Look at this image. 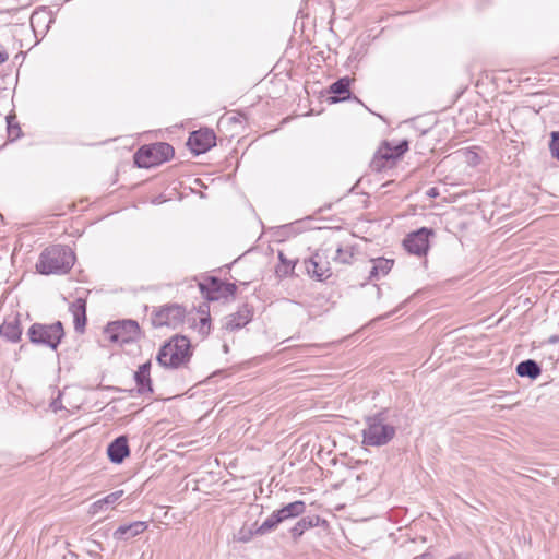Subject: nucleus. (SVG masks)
<instances>
[{
    "mask_svg": "<svg viewBox=\"0 0 559 559\" xmlns=\"http://www.w3.org/2000/svg\"><path fill=\"white\" fill-rule=\"evenodd\" d=\"M75 263V254L68 246L55 245L39 255L36 270L44 275L67 274Z\"/></svg>",
    "mask_w": 559,
    "mask_h": 559,
    "instance_id": "obj_1",
    "label": "nucleus"
},
{
    "mask_svg": "<svg viewBox=\"0 0 559 559\" xmlns=\"http://www.w3.org/2000/svg\"><path fill=\"white\" fill-rule=\"evenodd\" d=\"M190 340L180 334L171 336L158 350L157 362L169 369L187 367L192 357Z\"/></svg>",
    "mask_w": 559,
    "mask_h": 559,
    "instance_id": "obj_2",
    "label": "nucleus"
},
{
    "mask_svg": "<svg viewBox=\"0 0 559 559\" xmlns=\"http://www.w3.org/2000/svg\"><path fill=\"white\" fill-rule=\"evenodd\" d=\"M409 150L407 140H384L373 154L370 162L372 171L382 173L393 169Z\"/></svg>",
    "mask_w": 559,
    "mask_h": 559,
    "instance_id": "obj_3",
    "label": "nucleus"
},
{
    "mask_svg": "<svg viewBox=\"0 0 559 559\" xmlns=\"http://www.w3.org/2000/svg\"><path fill=\"white\" fill-rule=\"evenodd\" d=\"M395 427L386 423V411L366 417L362 442L370 447L388 444L395 436Z\"/></svg>",
    "mask_w": 559,
    "mask_h": 559,
    "instance_id": "obj_4",
    "label": "nucleus"
},
{
    "mask_svg": "<svg viewBox=\"0 0 559 559\" xmlns=\"http://www.w3.org/2000/svg\"><path fill=\"white\" fill-rule=\"evenodd\" d=\"M175 154L174 147L166 142L144 144L133 155L134 165L139 168L151 169L169 160Z\"/></svg>",
    "mask_w": 559,
    "mask_h": 559,
    "instance_id": "obj_5",
    "label": "nucleus"
},
{
    "mask_svg": "<svg viewBox=\"0 0 559 559\" xmlns=\"http://www.w3.org/2000/svg\"><path fill=\"white\" fill-rule=\"evenodd\" d=\"M26 334L32 344L57 350L66 332L61 321L50 324L35 322L28 328Z\"/></svg>",
    "mask_w": 559,
    "mask_h": 559,
    "instance_id": "obj_6",
    "label": "nucleus"
},
{
    "mask_svg": "<svg viewBox=\"0 0 559 559\" xmlns=\"http://www.w3.org/2000/svg\"><path fill=\"white\" fill-rule=\"evenodd\" d=\"M140 334L139 323L131 319L109 322L104 329V335L109 342L121 345L135 342Z\"/></svg>",
    "mask_w": 559,
    "mask_h": 559,
    "instance_id": "obj_7",
    "label": "nucleus"
},
{
    "mask_svg": "<svg viewBox=\"0 0 559 559\" xmlns=\"http://www.w3.org/2000/svg\"><path fill=\"white\" fill-rule=\"evenodd\" d=\"M306 503L302 500H296L273 511L272 514L259 526L258 532L260 533V536L276 530L277 526L285 521L302 515L306 512Z\"/></svg>",
    "mask_w": 559,
    "mask_h": 559,
    "instance_id": "obj_8",
    "label": "nucleus"
},
{
    "mask_svg": "<svg viewBox=\"0 0 559 559\" xmlns=\"http://www.w3.org/2000/svg\"><path fill=\"white\" fill-rule=\"evenodd\" d=\"M186 309L178 304H168L155 308L151 313V323L154 328L177 329L185 322Z\"/></svg>",
    "mask_w": 559,
    "mask_h": 559,
    "instance_id": "obj_9",
    "label": "nucleus"
},
{
    "mask_svg": "<svg viewBox=\"0 0 559 559\" xmlns=\"http://www.w3.org/2000/svg\"><path fill=\"white\" fill-rule=\"evenodd\" d=\"M332 249V245L325 242L311 255L310 259L305 261L307 273L311 277L318 281H324L331 277L332 270L328 258L330 257Z\"/></svg>",
    "mask_w": 559,
    "mask_h": 559,
    "instance_id": "obj_10",
    "label": "nucleus"
},
{
    "mask_svg": "<svg viewBox=\"0 0 559 559\" xmlns=\"http://www.w3.org/2000/svg\"><path fill=\"white\" fill-rule=\"evenodd\" d=\"M201 294L210 301L228 299L234 297L237 292L235 283L223 282L218 277L210 276L204 282L199 283Z\"/></svg>",
    "mask_w": 559,
    "mask_h": 559,
    "instance_id": "obj_11",
    "label": "nucleus"
},
{
    "mask_svg": "<svg viewBox=\"0 0 559 559\" xmlns=\"http://www.w3.org/2000/svg\"><path fill=\"white\" fill-rule=\"evenodd\" d=\"M435 233L431 228L421 227L408 234L403 240L405 250L418 257L426 255L429 249V237Z\"/></svg>",
    "mask_w": 559,
    "mask_h": 559,
    "instance_id": "obj_12",
    "label": "nucleus"
},
{
    "mask_svg": "<svg viewBox=\"0 0 559 559\" xmlns=\"http://www.w3.org/2000/svg\"><path fill=\"white\" fill-rule=\"evenodd\" d=\"M216 144V135L213 130L204 128L190 133L187 145L194 155L207 152Z\"/></svg>",
    "mask_w": 559,
    "mask_h": 559,
    "instance_id": "obj_13",
    "label": "nucleus"
},
{
    "mask_svg": "<svg viewBox=\"0 0 559 559\" xmlns=\"http://www.w3.org/2000/svg\"><path fill=\"white\" fill-rule=\"evenodd\" d=\"M253 318V307L247 302L242 304L238 310L224 318L223 329L235 332L246 326Z\"/></svg>",
    "mask_w": 559,
    "mask_h": 559,
    "instance_id": "obj_14",
    "label": "nucleus"
},
{
    "mask_svg": "<svg viewBox=\"0 0 559 559\" xmlns=\"http://www.w3.org/2000/svg\"><path fill=\"white\" fill-rule=\"evenodd\" d=\"M350 82L352 80L348 76H343L332 83L328 90V93L332 94V96L328 98V102L330 104H336L340 102L354 99L358 103H361L357 96L352 95Z\"/></svg>",
    "mask_w": 559,
    "mask_h": 559,
    "instance_id": "obj_15",
    "label": "nucleus"
},
{
    "mask_svg": "<svg viewBox=\"0 0 559 559\" xmlns=\"http://www.w3.org/2000/svg\"><path fill=\"white\" fill-rule=\"evenodd\" d=\"M151 360L139 366L134 372V381L136 384V393L140 395L153 394V384L151 378Z\"/></svg>",
    "mask_w": 559,
    "mask_h": 559,
    "instance_id": "obj_16",
    "label": "nucleus"
},
{
    "mask_svg": "<svg viewBox=\"0 0 559 559\" xmlns=\"http://www.w3.org/2000/svg\"><path fill=\"white\" fill-rule=\"evenodd\" d=\"M107 455L110 462L121 464L130 455L127 436H119L107 447Z\"/></svg>",
    "mask_w": 559,
    "mask_h": 559,
    "instance_id": "obj_17",
    "label": "nucleus"
},
{
    "mask_svg": "<svg viewBox=\"0 0 559 559\" xmlns=\"http://www.w3.org/2000/svg\"><path fill=\"white\" fill-rule=\"evenodd\" d=\"M0 336L11 343H17L21 340L22 328L19 313L4 319L0 324Z\"/></svg>",
    "mask_w": 559,
    "mask_h": 559,
    "instance_id": "obj_18",
    "label": "nucleus"
},
{
    "mask_svg": "<svg viewBox=\"0 0 559 559\" xmlns=\"http://www.w3.org/2000/svg\"><path fill=\"white\" fill-rule=\"evenodd\" d=\"M321 524H326V520L321 519L317 514L306 515L299 519L293 527H290L289 533L295 543L299 540V538L305 534L306 531L317 527Z\"/></svg>",
    "mask_w": 559,
    "mask_h": 559,
    "instance_id": "obj_19",
    "label": "nucleus"
},
{
    "mask_svg": "<svg viewBox=\"0 0 559 559\" xmlns=\"http://www.w3.org/2000/svg\"><path fill=\"white\" fill-rule=\"evenodd\" d=\"M69 311L73 316L74 330L78 333H84L85 325L87 322L86 299L81 297L76 298L74 301L70 304Z\"/></svg>",
    "mask_w": 559,
    "mask_h": 559,
    "instance_id": "obj_20",
    "label": "nucleus"
},
{
    "mask_svg": "<svg viewBox=\"0 0 559 559\" xmlns=\"http://www.w3.org/2000/svg\"><path fill=\"white\" fill-rule=\"evenodd\" d=\"M148 527L146 522L143 521H135L130 524L120 525L115 532H114V538L117 540H128L130 538H133L144 531H146Z\"/></svg>",
    "mask_w": 559,
    "mask_h": 559,
    "instance_id": "obj_21",
    "label": "nucleus"
},
{
    "mask_svg": "<svg viewBox=\"0 0 559 559\" xmlns=\"http://www.w3.org/2000/svg\"><path fill=\"white\" fill-rule=\"evenodd\" d=\"M542 373V367L533 359H526L518 364L516 374L519 377H526L531 380L537 379Z\"/></svg>",
    "mask_w": 559,
    "mask_h": 559,
    "instance_id": "obj_22",
    "label": "nucleus"
},
{
    "mask_svg": "<svg viewBox=\"0 0 559 559\" xmlns=\"http://www.w3.org/2000/svg\"><path fill=\"white\" fill-rule=\"evenodd\" d=\"M334 251V255H332V260L336 263L349 265L353 263L354 260V247L346 246L343 247L341 243H337L336 246H332Z\"/></svg>",
    "mask_w": 559,
    "mask_h": 559,
    "instance_id": "obj_23",
    "label": "nucleus"
},
{
    "mask_svg": "<svg viewBox=\"0 0 559 559\" xmlns=\"http://www.w3.org/2000/svg\"><path fill=\"white\" fill-rule=\"evenodd\" d=\"M450 158L453 160H461L472 167L477 166L481 160L480 155L476 151L471 150V148L460 150V151L455 152L453 157H451V156L447 157V159H450Z\"/></svg>",
    "mask_w": 559,
    "mask_h": 559,
    "instance_id": "obj_24",
    "label": "nucleus"
},
{
    "mask_svg": "<svg viewBox=\"0 0 559 559\" xmlns=\"http://www.w3.org/2000/svg\"><path fill=\"white\" fill-rule=\"evenodd\" d=\"M372 262L373 266L371 267V271L369 273L370 280L377 278L380 274L386 275L394 264L393 260H389L385 258H378L376 260H372Z\"/></svg>",
    "mask_w": 559,
    "mask_h": 559,
    "instance_id": "obj_25",
    "label": "nucleus"
},
{
    "mask_svg": "<svg viewBox=\"0 0 559 559\" xmlns=\"http://www.w3.org/2000/svg\"><path fill=\"white\" fill-rule=\"evenodd\" d=\"M123 495V490H117V491H114L109 495H107L106 497L95 501L92 506H91V509H90V512L92 514H96L97 512H99L100 510H103V508L105 506H108V504H112L115 503L116 501H118Z\"/></svg>",
    "mask_w": 559,
    "mask_h": 559,
    "instance_id": "obj_26",
    "label": "nucleus"
},
{
    "mask_svg": "<svg viewBox=\"0 0 559 559\" xmlns=\"http://www.w3.org/2000/svg\"><path fill=\"white\" fill-rule=\"evenodd\" d=\"M259 526L257 522L249 527L245 525L235 534L234 538L239 543H248L254 535H260Z\"/></svg>",
    "mask_w": 559,
    "mask_h": 559,
    "instance_id": "obj_27",
    "label": "nucleus"
},
{
    "mask_svg": "<svg viewBox=\"0 0 559 559\" xmlns=\"http://www.w3.org/2000/svg\"><path fill=\"white\" fill-rule=\"evenodd\" d=\"M7 132L10 141H15L22 135L21 127L15 115L7 116Z\"/></svg>",
    "mask_w": 559,
    "mask_h": 559,
    "instance_id": "obj_28",
    "label": "nucleus"
},
{
    "mask_svg": "<svg viewBox=\"0 0 559 559\" xmlns=\"http://www.w3.org/2000/svg\"><path fill=\"white\" fill-rule=\"evenodd\" d=\"M278 258L282 262V265H280L277 269H276V273L281 276H286L288 275L289 273H292L294 271V267L295 265L290 263V261H288L284 253L283 252H280L278 253Z\"/></svg>",
    "mask_w": 559,
    "mask_h": 559,
    "instance_id": "obj_29",
    "label": "nucleus"
},
{
    "mask_svg": "<svg viewBox=\"0 0 559 559\" xmlns=\"http://www.w3.org/2000/svg\"><path fill=\"white\" fill-rule=\"evenodd\" d=\"M549 150L551 156L559 160V130L550 133Z\"/></svg>",
    "mask_w": 559,
    "mask_h": 559,
    "instance_id": "obj_30",
    "label": "nucleus"
},
{
    "mask_svg": "<svg viewBox=\"0 0 559 559\" xmlns=\"http://www.w3.org/2000/svg\"><path fill=\"white\" fill-rule=\"evenodd\" d=\"M211 328V318L210 316L200 319V333L203 335H207L210 333Z\"/></svg>",
    "mask_w": 559,
    "mask_h": 559,
    "instance_id": "obj_31",
    "label": "nucleus"
},
{
    "mask_svg": "<svg viewBox=\"0 0 559 559\" xmlns=\"http://www.w3.org/2000/svg\"><path fill=\"white\" fill-rule=\"evenodd\" d=\"M413 559H435L433 548L428 547L423 554L415 556Z\"/></svg>",
    "mask_w": 559,
    "mask_h": 559,
    "instance_id": "obj_32",
    "label": "nucleus"
},
{
    "mask_svg": "<svg viewBox=\"0 0 559 559\" xmlns=\"http://www.w3.org/2000/svg\"><path fill=\"white\" fill-rule=\"evenodd\" d=\"M426 194L429 197V198H437L441 194V191H440V188L438 187H432L430 189H428L426 191Z\"/></svg>",
    "mask_w": 559,
    "mask_h": 559,
    "instance_id": "obj_33",
    "label": "nucleus"
},
{
    "mask_svg": "<svg viewBox=\"0 0 559 559\" xmlns=\"http://www.w3.org/2000/svg\"><path fill=\"white\" fill-rule=\"evenodd\" d=\"M9 59V53L3 46L0 45V64L4 63Z\"/></svg>",
    "mask_w": 559,
    "mask_h": 559,
    "instance_id": "obj_34",
    "label": "nucleus"
},
{
    "mask_svg": "<svg viewBox=\"0 0 559 559\" xmlns=\"http://www.w3.org/2000/svg\"><path fill=\"white\" fill-rule=\"evenodd\" d=\"M226 162L228 163L229 166L235 165V168L231 170V173H235L238 169L239 162L236 156L227 158Z\"/></svg>",
    "mask_w": 559,
    "mask_h": 559,
    "instance_id": "obj_35",
    "label": "nucleus"
},
{
    "mask_svg": "<svg viewBox=\"0 0 559 559\" xmlns=\"http://www.w3.org/2000/svg\"><path fill=\"white\" fill-rule=\"evenodd\" d=\"M447 559H469V555L463 554V552H459V554H455V555H452V556L448 557Z\"/></svg>",
    "mask_w": 559,
    "mask_h": 559,
    "instance_id": "obj_36",
    "label": "nucleus"
},
{
    "mask_svg": "<svg viewBox=\"0 0 559 559\" xmlns=\"http://www.w3.org/2000/svg\"><path fill=\"white\" fill-rule=\"evenodd\" d=\"M361 179L358 180L347 192H355V193H358V188H359V183H360Z\"/></svg>",
    "mask_w": 559,
    "mask_h": 559,
    "instance_id": "obj_37",
    "label": "nucleus"
},
{
    "mask_svg": "<svg viewBox=\"0 0 559 559\" xmlns=\"http://www.w3.org/2000/svg\"><path fill=\"white\" fill-rule=\"evenodd\" d=\"M194 185L202 188L204 185L202 183L201 179L199 177H195L193 180Z\"/></svg>",
    "mask_w": 559,
    "mask_h": 559,
    "instance_id": "obj_38",
    "label": "nucleus"
},
{
    "mask_svg": "<svg viewBox=\"0 0 559 559\" xmlns=\"http://www.w3.org/2000/svg\"><path fill=\"white\" fill-rule=\"evenodd\" d=\"M331 209V204H326L318 210L319 213L323 212L324 210Z\"/></svg>",
    "mask_w": 559,
    "mask_h": 559,
    "instance_id": "obj_39",
    "label": "nucleus"
},
{
    "mask_svg": "<svg viewBox=\"0 0 559 559\" xmlns=\"http://www.w3.org/2000/svg\"><path fill=\"white\" fill-rule=\"evenodd\" d=\"M559 340V336H551L550 343H556Z\"/></svg>",
    "mask_w": 559,
    "mask_h": 559,
    "instance_id": "obj_40",
    "label": "nucleus"
},
{
    "mask_svg": "<svg viewBox=\"0 0 559 559\" xmlns=\"http://www.w3.org/2000/svg\"><path fill=\"white\" fill-rule=\"evenodd\" d=\"M344 195H345V193H344V194H342V195L336 197V198H335V201H340V200H342V198H343Z\"/></svg>",
    "mask_w": 559,
    "mask_h": 559,
    "instance_id": "obj_41",
    "label": "nucleus"
},
{
    "mask_svg": "<svg viewBox=\"0 0 559 559\" xmlns=\"http://www.w3.org/2000/svg\"><path fill=\"white\" fill-rule=\"evenodd\" d=\"M445 185H447V182H445V181H444V182H442V187H443V191H444V192H447V191H448V190H447V188H445Z\"/></svg>",
    "mask_w": 559,
    "mask_h": 559,
    "instance_id": "obj_42",
    "label": "nucleus"
},
{
    "mask_svg": "<svg viewBox=\"0 0 559 559\" xmlns=\"http://www.w3.org/2000/svg\"><path fill=\"white\" fill-rule=\"evenodd\" d=\"M555 58L557 59V57H555ZM558 58H559V56H558Z\"/></svg>",
    "mask_w": 559,
    "mask_h": 559,
    "instance_id": "obj_43",
    "label": "nucleus"
}]
</instances>
